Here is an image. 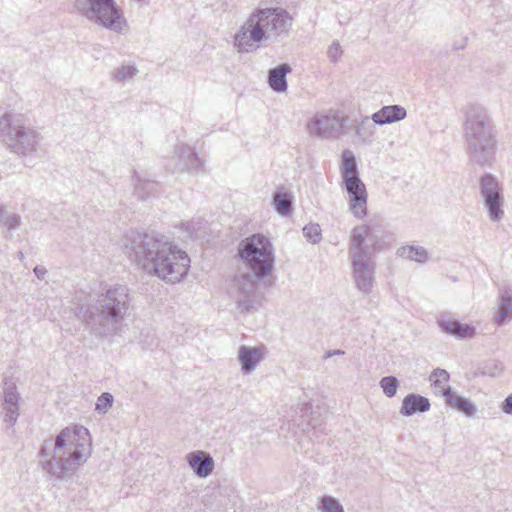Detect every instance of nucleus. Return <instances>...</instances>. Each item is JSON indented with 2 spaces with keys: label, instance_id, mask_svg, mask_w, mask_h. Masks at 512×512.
Returning <instances> with one entry per match:
<instances>
[{
  "label": "nucleus",
  "instance_id": "obj_37",
  "mask_svg": "<svg viewBox=\"0 0 512 512\" xmlns=\"http://www.w3.org/2000/svg\"><path fill=\"white\" fill-rule=\"evenodd\" d=\"M2 224L10 230L18 229L21 224V217L15 213H8Z\"/></svg>",
  "mask_w": 512,
  "mask_h": 512
},
{
  "label": "nucleus",
  "instance_id": "obj_6",
  "mask_svg": "<svg viewBox=\"0 0 512 512\" xmlns=\"http://www.w3.org/2000/svg\"><path fill=\"white\" fill-rule=\"evenodd\" d=\"M463 138L470 160L479 166H491L497 150L496 132L487 110L469 104L464 111Z\"/></svg>",
  "mask_w": 512,
  "mask_h": 512
},
{
  "label": "nucleus",
  "instance_id": "obj_9",
  "mask_svg": "<svg viewBox=\"0 0 512 512\" xmlns=\"http://www.w3.org/2000/svg\"><path fill=\"white\" fill-rule=\"evenodd\" d=\"M73 9L89 22L115 33L125 34L129 29L115 0H74Z\"/></svg>",
  "mask_w": 512,
  "mask_h": 512
},
{
  "label": "nucleus",
  "instance_id": "obj_10",
  "mask_svg": "<svg viewBox=\"0 0 512 512\" xmlns=\"http://www.w3.org/2000/svg\"><path fill=\"white\" fill-rule=\"evenodd\" d=\"M479 189L490 221H501L504 217V194L498 179L491 173H485L479 180Z\"/></svg>",
  "mask_w": 512,
  "mask_h": 512
},
{
  "label": "nucleus",
  "instance_id": "obj_29",
  "mask_svg": "<svg viewBox=\"0 0 512 512\" xmlns=\"http://www.w3.org/2000/svg\"><path fill=\"white\" fill-rule=\"evenodd\" d=\"M449 377V373L445 369L437 368L432 371L430 375V381L433 383L435 388L439 389V392L443 395V390L449 387L445 386V384L449 381Z\"/></svg>",
  "mask_w": 512,
  "mask_h": 512
},
{
  "label": "nucleus",
  "instance_id": "obj_22",
  "mask_svg": "<svg viewBox=\"0 0 512 512\" xmlns=\"http://www.w3.org/2000/svg\"><path fill=\"white\" fill-rule=\"evenodd\" d=\"M291 72V67L287 63H283L269 71V85L276 92H285L287 90L286 76Z\"/></svg>",
  "mask_w": 512,
  "mask_h": 512
},
{
  "label": "nucleus",
  "instance_id": "obj_38",
  "mask_svg": "<svg viewBox=\"0 0 512 512\" xmlns=\"http://www.w3.org/2000/svg\"><path fill=\"white\" fill-rule=\"evenodd\" d=\"M501 409L504 413L512 415V393L502 402Z\"/></svg>",
  "mask_w": 512,
  "mask_h": 512
},
{
  "label": "nucleus",
  "instance_id": "obj_28",
  "mask_svg": "<svg viewBox=\"0 0 512 512\" xmlns=\"http://www.w3.org/2000/svg\"><path fill=\"white\" fill-rule=\"evenodd\" d=\"M317 510L319 512H345L340 502L330 495L319 497Z\"/></svg>",
  "mask_w": 512,
  "mask_h": 512
},
{
  "label": "nucleus",
  "instance_id": "obj_15",
  "mask_svg": "<svg viewBox=\"0 0 512 512\" xmlns=\"http://www.w3.org/2000/svg\"><path fill=\"white\" fill-rule=\"evenodd\" d=\"M237 359L241 365V372L244 375H249L263 361L264 349L241 345L238 349Z\"/></svg>",
  "mask_w": 512,
  "mask_h": 512
},
{
  "label": "nucleus",
  "instance_id": "obj_8",
  "mask_svg": "<svg viewBox=\"0 0 512 512\" xmlns=\"http://www.w3.org/2000/svg\"><path fill=\"white\" fill-rule=\"evenodd\" d=\"M0 141L12 152L28 155L37 150L40 134L26 126L21 114L4 113L0 117Z\"/></svg>",
  "mask_w": 512,
  "mask_h": 512
},
{
  "label": "nucleus",
  "instance_id": "obj_1",
  "mask_svg": "<svg viewBox=\"0 0 512 512\" xmlns=\"http://www.w3.org/2000/svg\"><path fill=\"white\" fill-rule=\"evenodd\" d=\"M123 249L144 272L166 283H178L188 274V254L163 234L128 231L123 239Z\"/></svg>",
  "mask_w": 512,
  "mask_h": 512
},
{
  "label": "nucleus",
  "instance_id": "obj_5",
  "mask_svg": "<svg viewBox=\"0 0 512 512\" xmlns=\"http://www.w3.org/2000/svg\"><path fill=\"white\" fill-rule=\"evenodd\" d=\"M293 25V17L280 7L258 8L234 36V47L240 53H249L263 41H280L287 38Z\"/></svg>",
  "mask_w": 512,
  "mask_h": 512
},
{
  "label": "nucleus",
  "instance_id": "obj_32",
  "mask_svg": "<svg viewBox=\"0 0 512 512\" xmlns=\"http://www.w3.org/2000/svg\"><path fill=\"white\" fill-rule=\"evenodd\" d=\"M137 72V68L133 65H122L116 70L114 78L119 82H125L132 79Z\"/></svg>",
  "mask_w": 512,
  "mask_h": 512
},
{
  "label": "nucleus",
  "instance_id": "obj_25",
  "mask_svg": "<svg viewBox=\"0 0 512 512\" xmlns=\"http://www.w3.org/2000/svg\"><path fill=\"white\" fill-rule=\"evenodd\" d=\"M397 254L418 263H425L428 260V252L421 246H403L398 249Z\"/></svg>",
  "mask_w": 512,
  "mask_h": 512
},
{
  "label": "nucleus",
  "instance_id": "obj_31",
  "mask_svg": "<svg viewBox=\"0 0 512 512\" xmlns=\"http://www.w3.org/2000/svg\"><path fill=\"white\" fill-rule=\"evenodd\" d=\"M304 237L312 244H317L322 239L321 228L316 223H309L303 227Z\"/></svg>",
  "mask_w": 512,
  "mask_h": 512
},
{
  "label": "nucleus",
  "instance_id": "obj_34",
  "mask_svg": "<svg viewBox=\"0 0 512 512\" xmlns=\"http://www.w3.org/2000/svg\"><path fill=\"white\" fill-rule=\"evenodd\" d=\"M180 227L189 237H198V230L201 227V222L199 220L186 221L182 222Z\"/></svg>",
  "mask_w": 512,
  "mask_h": 512
},
{
  "label": "nucleus",
  "instance_id": "obj_11",
  "mask_svg": "<svg viewBox=\"0 0 512 512\" xmlns=\"http://www.w3.org/2000/svg\"><path fill=\"white\" fill-rule=\"evenodd\" d=\"M344 125L345 120L337 112H319L309 120L307 130L312 136L332 139L340 136Z\"/></svg>",
  "mask_w": 512,
  "mask_h": 512
},
{
  "label": "nucleus",
  "instance_id": "obj_40",
  "mask_svg": "<svg viewBox=\"0 0 512 512\" xmlns=\"http://www.w3.org/2000/svg\"><path fill=\"white\" fill-rule=\"evenodd\" d=\"M343 354H344L343 350H339V349H337V350H329V351H327L325 353L324 358L327 359V358H330V357H332L334 355H343Z\"/></svg>",
  "mask_w": 512,
  "mask_h": 512
},
{
  "label": "nucleus",
  "instance_id": "obj_19",
  "mask_svg": "<svg viewBox=\"0 0 512 512\" xmlns=\"http://www.w3.org/2000/svg\"><path fill=\"white\" fill-rule=\"evenodd\" d=\"M430 401L428 398L418 394H408L402 401L400 413L403 416H412L417 412H426L430 409Z\"/></svg>",
  "mask_w": 512,
  "mask_h": 512
},
{
  "label": "nucleus",
  "instance_id": "obj_39",
  "mask_svg": "<svg viewBox=\"0 0 512 512\" xmlns=\"http://www.w3.org/2000/svg\"><path fill=\"white\" fill-rule=\"evenodd\" d=\"M33 272L39 280H43L48 273L47 269L43 266H36Z\"/></svg>",
  "mask_w": 512,
  "mask_h": 512
},
{
  "label": "nucleus",
  "instance_id": "obj_18",
  "mask_svg": "<svg viewBox=\"0 0 512 512\" xmlns=\"http://www.w3.org/2000/svg\"><path fill=\"white\" fill-rule=\"evenodd\" d=\"M406 109L400 105L383 106L380 110L373 113L371 120L378 125L391 124L405 119Z\"/></svg>",
  "mask_w": 512,
  "mask_h": 512
},
{
  "label": "nucleus",
  "instance_id": "obj_35",
  "mask_svg": "<svg viewBox=\"0 0 512 512\" xmlns=\"http://www.w3.org/2000/svg\"><path fill=\"white\" fill-rule=\"evenodd\" d=\"M504 369H505V366H504L503 362H501L499 360H494L490 364L485 366L484 373L491 377H496V376L501 375L503 373Z\"/></svg>",
  "mask_w": 512,
  "mask_h": 512
},
{
  "label": "nucleus",
  "instance_id": "obj_2",
  "mask_svg": "<svg viewBox=\"0 0 512 512\" xmlns=\"http://www.w3.org/2000/svg\"><path fill=\"white\" fill-rule=\"evenodd\" d=\"M240 259L250 272H240L234 276L230 295L240 313L251 314L261 306L258 281L270 276L274 269V248L269 238L253 234L238 245Z\"/></svg>",
  "mask_w": 512,
  "mask_h": 512
},
{
  "label": "nucleus",
  "instance_id": "obj_14",
  "mask_svg": "<svg viewBox=\"0 0 512 512\" xmlns=\"http://www.w3.org/2000/svg\"><path fill=\"white\" fill-rule=\"evenodd\" d=\"M437 324L443 333L451 335L457 339H471L476 334V329L474 326L463 324L460 321L447 315L439 316L437 318Z\"/></svg>",
  "mask_w": 512,
  "mask_h": 512
},
{
  "label": "nucleus",
  "instance_id": "obj_41",
  "mask_svg": "<svg viewBox=\"0 0 512 512\" xmlns=\"http://www.w3.org/2000/svg\"><path fill=\"white\" fill-rule=\"evenodd\" d=\"M8 212L5 210L4 206L0 203V223H2L5 219V216Z\"/></svg>",
  "mask_w": 512,
  "mask_h": 512
},
{
  "label": "nucleus",
  "instance_id": "obj_17",
  "mask_svg": "<svg viewBox=\"0 0 512 512\" xmlns=\"http://www.w3.org/2000/svg\"><path fill=\"white\" fill-rule=\"evenodd\" d=\"M176 154L178 163L175 169L177 171L197 172L202 167L203 163L197 156L193 148L188 145H181L177 147Z\"/></svg>",
  "mask_w": 512,
  "mask_h": 512
},
{
  "label": "nucleus",
  "instance_id": "obj_27",
  "mask_svg": "<svg viewBox=\"0 0 512 512\" xmlns=\"http://www.w3.org/2000/svg\"><path fill=\"white\" fill-rule=\"evenodd\" d=\"M375 133V123L369 117H364L356 127V134L364 143H370Z\"/></svg>",
  "mask_w": 512,
  "mask_h": 512
},
{
  "label": "nucleus",
  "instance_id": "obj_24",
  "mask_svg": "<svg viewBox=\"0 0 512 512\" xmlns=\"http://www.w3.org/2000/svg\"><path fill=\"white\" fill-rule=\"evenodd\" d=\"M136 177L134 193L139 199L145 200L160 193V184L157 181L142 178L139 175Z\"/></svg>",
  "mask_w": 512,
  "mask_h": 512
},
{
  "label": "nucleus",
  "instance_id": "obj_33",
  "mask_svg": "<svg viewBox=\"0 0 512 512\" xmlns=\"http://www.w3.org/2000/svg\"><path fill=\"white\" fill-rule=\"evenodd\" d=\"M113 404V396L108 392L102 393L96 402L95 411L99 414H105Z\"/></svg>",
  "mask_w": 512,
  "mask_h": 512
},
{
  "label": "nucleus",
  "instance_id": "obj_16",
  "mask_svg": "<svg viewBox=\"0 0 512 512\" xmlns=\"http://www.w3.org/2000/svg\"><path fill=\"white\" fill-rule=\"evenodd\" d=\"M186 460L194 473L201 478L208 477L214 469L212 456L204 451L190 452L187 454Z\"/></svg>",
  "mask_w": 512,
  "mask_h": 512
},
{
  "label": "nucleus",
  "instance_id": "obj_20",
  "mask_svg": "<svg viewBox=\"0 0 512 512\" xmlns=\"http://www.w3.org/2000/svg\"><path fill=\"white\" fill-rule=\"evenodd\" d=\"M18 393L13 385H9L4 390L3 409L5 411L4 421L13 425L18 418Z\"/></svg>",
  "mask_w": 512,
  "mask_h": 512
},
{
  "label": "nucleus",
  "instance_id": "obj_23",
  "mask_svg": "<svg viewBox=\"0 0 512 512\" xmlns=\"http://www.w3.org/2000/svg\"><path fill=\"white\" fill-rule=\"evenodd\" d=\"M339 169L342 182L347 181L349 178H360L355 155L350 150L342 152Z\"/></svg>",
  "mask_w": 512,
  "mask_h": 512
},
{
  "label": "nucleus",
  "instance_id": "obj_42",
  "mask_svg": "<svg viewBox=\"0 0 512 512\" xmlns=\"http://www.w3.org/2000/svg\"><path fill=\"white\" fill-rule=\"evenodd\" d=\"M311 409V406L306 404L305 405V414H307V411Z\"/></svg>",
  "mask_w": 512,
  "mask_h": 512
},
{
  "label": "nucleus",
  "instance_id": "obj_4",
  "mask_svg": "<svg viewBox=\"0 0 512 512\" xmlns=\"http://www.w3.org/2000/svg\"><path fill=\"white\" fill-rule=\"evenodd\" d=\"M40 455L42 468L58 479L71 477L91 455V437L87 428L71 426L63 429L54 440H45Z\"/></svg>",
  "mask_w": 512,
  "mask_h": 512
},
{
  "label": "nucleus",
  "instance_id": "obj_13",
  "mask_svg": "<svg viewBox=\"0 0 512 512\" xmlns=\"http://www.w3.org/2000/svg\"><path fill=\"white\" fill-rule=\"evenodd\" d=\"M512 320V288H499L493 308L492 323L502 327Z\"/></svg>",
  "mask_w": 512,
  "mask_h": 512
},
{
  "label": "nucleus",
  "instance_id": "obj_26",
  "mask_svg": "<svg viewBox=\"0 0 512 512\" xmlns=\"http://www.w3.org/2000/svg\"><path fill=\"white\" fill-rule=\"evenodd\" d=\"M292 196L288 192L277 191L273 194V206L282 216H287L292 211Z\"/></svg>",
  "mask_w": 512,
  "mask_h": 512
},
{
  "label": "nucleus",
  "instance_id": "obj_12",
  "mask_svg": "<svg viewBox=\"0 0 512 512\" xmlns=\"http://www.w3.org/2000/svg\"><path fill=\"white\" fill-rule=\"evenodd\" d=\"M349 199V210L351 213L362 219L367 215L368 194L366 186L360 178L343 181Z\"/></svg>",
  "mask_w": 512,
  "mask_h": 512
},
{
  "label": "nucleus",
  "instance_id": "obj_36",
  "mask_svg": "<svg viewBox=\"0 0 512 512\" xmlns=\"http://www.w3.org/2000/svg\"><path fill=\"white\" fill-rule=\"evenodd\" d=\"M343 50L337 41H333L332 44L328 47L327 56L329 60L333 63H336L342 56Z\"/></svg>",
  "mask_w": 512,
  "mask_h": 512
},
{
  "label": "nucleus",
  "instance_id": "obj_21",
  "mask_svg": "<svg viewBox=\"0 0 512 512\" xmlns=\"http://www.w3.org/2000/svg\"><path fill=\"white\" fill-rule=\"evenodd\" d=\"M443 396L446 398V402L452 408L457 409L468 417H473L476 413V406L469 400L453 392L450 387L443 390Z\"/></svg>",
  "mask_w": 512,
  "mask_h": 512
},
{
  "label": "nucleus",
  "instance_id": "obj_3",
  "mask_svg": "<svg viewBox=\"0 0 512 512\" xmlns=\"http://www.w3.org/2000/svg\"><path fill=\"white\" fill-rule=\"evenodd\" d=\"M76 317L89 333L97 338H108L118 334L122 322L129 313V289L120 284L108 287L96 294L76 297Z\"/></svg>",
  "mask_w": 512,
  "mask_h": 512
},
{
  "label": "nucleus",
  "instance_id": "obj_7",
  "mask_svg": "<svg viewBox=\"0 0 512 512\" xmlns=\"http://www.w3.org/2000/svg\"><path fill=\"white\" fill-rule=\"evenodd\" d=\"M378 238L368 225L356 226L351 231L349 258L356 288L364 294L372 291L376 264L373 256Z\"/></svg>",
  "mask_w": 512,
  "mask_h": 512
},
{
  "label": "nucleus",
  "instance_id": "obj_30",
  "mask_svg": "<svg viewBox=\"0 0 512 512\" xmlns=\"http://www.w3.org/2000/svg\"><path fill=\"white\" fill-rule=\"evenodd\" d=\"M379 385L383 390V393L388 398H392L396 395L399 387V381L395 376H385L380 380Z\"/></svg>",
  "mask_w": 512,
  "mask_h": 512
}]
</instances>
